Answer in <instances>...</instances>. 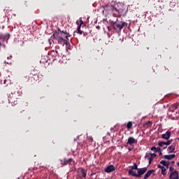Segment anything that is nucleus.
I'll return each instance as SVG.
<instances>
[{"mask_svg": "<svg viewBox=\"0 0 179 179\" xmlns=\"http://www.w3.org/2000/svg\"><path fill=\"white\" fill-rule=\"evenodd\" d=\"M152 124V122L151 121H148L147 122H145L144 124H143V127L145 128H148L150 126H151Z\"/></svg>", "mask_w": 179, "mask_h": 179, "instance_id": "21", "label": "nucleus"}, {"mask_svg": "<svg viewBox=\"0 0 179 179\" xmlns=\"http://www.w3.org/2000/svg\"><path fill=\"white\" fill-rule=\"evenodd\" d=\"M179 107V103H176L171 106V107L169 109V111L171 112H174L175 110H176Z\"/></svg>", "mask_w": 179, "mask_h": 179, "instance_id": "14", "label": "nucleus"}, {"mask_svg": "<svg viewBox=\"0 0 179 179\" xmlns=\"http://www.w3.org/2000/svg\"><path fill=\"white\" fill-rule=\"evenodd\" d=\"M157 156V155L155 153L152 154L150 153V157L149 158V164H151L152 161L153 160V158Z\"/></svg>", "mask_w": 179, "mask_h": 179, "instance_id": "20", "label": "nucleus"}, {"mask_svg": "<svg viewBox=\"0 0 179 179\" xmlns=\"http://www.w3.org/2000/svg\"><path fill=\"white\" fill-rule=\"evenodd\" d=\"M78 171H80V172L81 173L82 176H83V178H85V177H86V176H87V171H86L84 169H83V168H79V169H78Z\"/></svg>", "mask_w": 179, "mask_h": 179, "instance_id": "16", "label": "nucleus"}, {"mask_svg": "<svg viewBox=\"0 0 179 179\" xmlns=\"http://www.w3.org/2000/svg\"><path fill=\"white\" fill-rule=\"evenodd\" d=\"M0 45H1V43H0Z\"/></svg>", "mask_w": 179, "mask_h": 179, "instance_id": "42", "label": "nucleus"}, {"mask_svg": "<svg viewBox=\"0 0 179 179\" xmlns=\"http://www.w3.org/2000/svg\"><path fill=\"white\" fill-rule=\"evenodd\" d=\"M122 179H127V178H122Z\"/></svg>", "mask_w": 179, "mask_h": 179, "instance_id": "40", "label": "nucleus"}, {"mask_svg": "<svg viewBox=\"0 0 179 179\" xmlns=\"http://www.w3.org/2000/svg\"><path fill=\"white\" fill-rule=\"evenodd\" d=\"M80 26L81 27V25L83 24V22L80 20Z\"/></svg>", "mask_w": 179, "mask_h": 179, "instance_id": "33", "label": "nucleus"}, {"mask_svg": "<svg viewBox=\"0 0 179 179\" xmlns=\"http://www.w3.org/2000/svg\"><path fill=\"white\" fill-rule=\"evenodd\" d=\"M176 149V146L173 145H171V146H169L168 148H167V151H168V153H172L174 152Z\"/></svg>", "mask_w": 179, "mask_h": 179, "instance_id": "15", "label": "nucleus"}, {"mask_svg": "<svg viewBox=\"0 0 179 179\" xmlns=\"http://www.w3.org/2000/svg\"><path fill=\"white\" fill-rule=\"evenodd\" d=\"M162 148H163L164 150H165V149L167 148V145H164Z\"/></svg>", "mask_w": 179, "mask_h": 179, "instance_id": "31", "label": "nucleus"}, {"mask_svg": "<svg viewBox=\"0 0 179 179\" xmlns=\"http://www.w3.org/2000/svg\"><path fill=\"white\" fill-rule=\"evenodd\" d=\"M178 165L179 166V163L178 164Z\"/></svg>", "mask_w": 179, "mask_h": 179, "instance_id": "41", "label": "nucleus"}, {"mask_svg": "<svg viewBox=\"0 0 179 179\" xmlns=\"http://www.w3.org/2000/svg\"><path fill=\"white\" fill-rule=\"evenodd\" d=\"M103 14H104V11L109 13H121L122 12V9L116 8L114 6H111V4H105L103 6Z\"/></svg>", "mask_w": 179, "mask_h": 179, "instance_id": "2", "label": "nucleus"}, {"mask_svg": "<svg viewBox=\"0 0 179 179\" xmlns=\"http://www.w3.org/2000/svg\"><path fill=\"white\" fill-rule=\"evenodd\" d=\"M62 34H55L54 37L56 38V39L58 41V43L59 44L62 43V42H68L66 39H64L62 36H61Z\"/></svg>", "mask_w": 179, "mask_h": 179, "instance_id": "4", "label": "nucleus"}, {"mask_svg": "<svg viewBox=\"0 0 179 179\" xmlns=\"http://www.w3.org/2000/svg\"><path fill=\"white\" fill-rule=\"evenodd\" d=\"M73 162V159L70 158V159H66V158H64L63 160L61 159L60 160V162H61V164L62 166H66L67 164H71V163Z\"/></svg>", "mask_w": 179, "mask_h": 179, "instance_id": "6", "label": "nucleus"}, {"mask_svg": "<svg viewBox=\"0 0 179 179\" xmlns=\"http://www.w3.org/2000/svg\"><path fill=\"white\" fill-rule=\"evenodd\" d=\"M151 150L152 151H154L155 152H157V148L156 147H155V146H153L152 148H151Z\"/></svg>", "mask_w": 179, "mask_h": 179, "instance_id": "26", "label": "nucleus"}, {"mask_svg": "<svg viewBox=\"0 0 179 179\" xmlns=\"http://www.w3.org/2000/svg\"><path fill=\"white\" fill-rule=\"evenodd\" d=\"M56 34H63L60 36H62V38H64V39L66 38V40H69L68 38L70 37V35H69V34H68L66 32L61 31L60 30H59V32L56 33Z\"/></svg>", "mask_w": 179, "mask_h": 179, "instance_id": "10", "label": "nucleus"}, {"mask_svg": "<svg viewBox=\"0 0 179 179\" xmlns=\"http://www.w3.org/2000/svg\"><path fill=\"white\" fill-rule=\"evenodd\" d=\"M170 171L173 172L174 171V168L173 167H170Z\"/></svg>", "mask_w": 179, "mask_h": 179, "instance_id": "29", "label": "nucleus"}, {"mask_svg": "<svg viewBox=\"0 0 179 179\" xmlns=\"http://www.w3.org/2000/svg\"><path fill=\"white\" fill-rule=\"evenodd\" d=\"M178 140H179V138H178Z\"/></svg>", "mask_w": 179, "mask_h": 179, "instance_id": "43", "label": "nucleus"}, {"mask_svg": "<svg viewBox=\"0 0 179 179\" xmlns=\"http://www.w3.org/2000/svg\"><path fill=\"white\" fill-rule=\"evenodd\" d=\"M171 136V131H167L166 134L162 135L163 139L169 140Z\"/></svg>", "mask_w": 179, "mask_h": 179, "instance_id": "11", "label": "nucleus"}, {"mask_svg": "<svg viewBox=\"0 0 179 179\" xmlns=\"http://www.w3.org/2000/svg\"><path fill=\"white\" fill-rule=\"evenodd\" d=\"M87 35V33H84V34H83V36H86Z\"/></svg>", "mask_w": 179, "mask_h": 179, "instance_id": "35", "label": "nucleus"}, {"mask_svg": "<svg viewBox=\"0 0 179 179\" xmlns=\"http://www.w3.org/2000/svg\"><path fill=\"white\" fill-rule=\"evenodd\" d=\"M45 63H46V66H48L50 65L52 66V62H54L55 61V57H54V55L48 53V55L46 56V59H45Z\"/></svg>", "mask_w": 179, "mask_h": 179, "instance_id": "3", "label": "nucleus"}, {"mask_svg": "<svg viewBox=\"0 0 179 179\" xmlns=\"http://www.w3.org/2000/svg\"><path fill=\"white\" fill-rule=\"evenodd\" d=\"M129 174L132 176L137 177V173H136V170H134V169H130L129 171Z\"/></svg>", "mask_w": 179, "mask_h": 179, "instance_id": "18", "label": "nucleus"}, {"mask_svg": "<svg viewBox=\"0 0 179 179\" xmlns=\"http://www.w3.org/2000/svg\"><path fill=\"white\" fill-rule=\"evenodd\" d=\"M171 163L173 164H175V162H172Z\"/></svg>", "mask_w": 179, "mask_h": 179, "instance_id": "39", "label": "nucleus"}, {"mask_svg": "<svg viewBox=\"0 0 179 179\" xmlns=\"http://www.w3.org/2000/svg\"><path fill=\"white\" fill-rule=\"evenodd\" d=\"M159 152V155H162V150Z\"/></svg>", "mask_w": 179, "mask_h": 179, "instance_id": "36", "label": "nucleus"}, {"mask_svg": "<svg viewBox=\"0 0 179 179\" xmlns=\"http://www.w3.org/2000/svg\"><path fill=\"white\" fill-rule=\"evenodd\" d=\"M176 157V155L175 154H173V155H164L163 157V159H168V160H171L173 158H175Z\"/></svg>", "mask_w": 179, "mask_h": 179, "instance_id": "13", "label": "nucleus"}, {"mask_svg": "<svg viewBox=\"0 0 179 179\" xmlns=\"http://www.w3.org/2000/svg\"><path fill=\"white\" fill-rule=\"evenodd\" d=\"M169 179H179V173L175 170L173 172H171L169 176Z\"/></svg>", "mask_w": 179, "mask_h": 179, "instance_id": "8", "label": "nucleus"}, {"mask_svg": "<svg viewBox=\"0 0 179 179\" xmlns=\"http://www.w3.org/2000/svg\"><path fill=\"white\" fill-rule=\"evenodd\" d=\"M134 149V148L132 147V148H128V150H129V151H131V150H132Z\"/></svg>", "mask_w": 179, "mask_h": 179, "instance_id": "32", "label": "nucleus"}, {"mask_svg": "<svg viewBox=\"0 0 179 179\" xmlns=\"http://www.w3.org/2000/svg\"><path fill=\"white\" fill-rule=\"evenodd\" d=\"M128 24L125 22L117 21L113 24V30H115L117 34H120L122 29L127 28Z\"/></svg>", "mask_w": 179, "mask_h": 179, "instance_id": "1", "label": "nucleus"}, {"mask_svg": "<svg viewBox=\"0 0 179 179\" xmlns=\"http://www.w3.org/2000/svg\"><path fill=\"white\" fill-rule=\"evenodd\" d=\"M147 170L148 169L146 167L138 169L137 170L138 171L137 177L138 178L141 177L142 175H143L147 171Z\"/></svg>", "mask_w": 179, "mask_h": 179, "instance_id": "9", "label": "nucleus"}, {"mask_svg": "<svg viewBox=\"0 0 179 179\" xmlns=\"http://www.w3.org/2000/svg\"><path fill=\"white\" fill-rule=\"evenodd\" d=\"M96 28H97L98 29H100V27H97Z\"/></svg>", "mask_w": 179, "mask_h": 179, "instance_id": "38", "label": "nucleus"}, {"mask_svg": "<svg viewBox=\"0 0 179 179\" xmlns=\"http://www.w3.org/2000/svg\"><path fill=\"white\" fill-rule=\"evenodd\" d=\"M155 172V170H149L147 173L144 176V179H147L148 177L150 176V175Z\"/></svg>", "mask_w": 179, "mask_h": 179, "instance_id": "17", "label": "nucleus"}, {"mask_svg": "<svg viewBox=\"0 0 179 179\" xmlns=\"http://www.w3.org/2000/svg\"><path fill=\"white\" fill-rule=\"evenodd\" d=\"M161 151H162L161 148H160L159 147H157V152H161Z\"/></svg>", "mask_w": 179, "mask_h": 179, "instance_id": "28", "label": "nucleus"}, {"mask_svg": "<svg viewBox=\"0 0 179 179\" xmlns=\"http://www.w3.org/2000/svg\"><path fill=\"white\" fill-rule=\"evenodd\" d=\"M157 167L159 168V169H163V168H164L163 166H161L160 164H159L157 166Z\"/></svg>", "mask_w": 179, "mask_h": 179, "instance_id": "30", "label": "nucleus"}, {"mask_svg": "<svg viewBox=\"0 0 179 179\" xmlns=\"http://www.w3.org/2000/svg\"><path fill=\"white\" fill-rule=\"evenodd\" d=\"M78 33L81 35L83 32L80 30V25L78 26L77 29Z\"/></svg>", "mask_w": 179, "mask_h": 179, "instance_id": "24", "label": "nucleus"}, {"mask_svg": "<svg viewBox=\"0 0 179 179\" xmlns=\"http://www.w3.org/2000/svg\"><path fill=\"white\" fill-rule=\"evenodd\" d=\"M6 38H9V34L6 35Z\"/></svg>", "mask_w": 179, "mask_h": 179, "instance_id": "34", "label": "nucleus"}, {"mask_svg": "<svg viewBox=\"0 0 179 179\" xmlns=\"http://www.w3.org/2000/svg\"><path fill=\"white\" fill-rule=\"evenodd\" d=\"M127 129L129 130L130 129L132 128V122H129L127 124Z\"/></svg>", "mask_w": 179, "mask_h": 179, "instance_id": "22", "label": "nucleus"}, {"mask_svg": "<svg viewBox=\"0 0 179 179\" xmlns=\"http://www.w3.org/2000/svg\"><path fill=\"white\" fill-rule=\"evenodd\" d=\"M173 142V139H170V140H167L166 142H164V141H159L158 143V145L159 147H163L164 145H169L171 144V143Z\"/></svg>", "mask_w": 179, "mask_h": 179, "instance_id": "7", "label": "nucleus"}, {"mask_svg": "<svg viewBox=\"0 0 179 179\" xmlns=\"http://www.w3.org/2000/svg\"><path fill=\"white\" fill-rule=\"evenodd\" d=\"M90 141H93V138H90Z\"/></svg>", "mask_w": 179, "mask_h": 179, "instance_id": "37", "label": "nucleus"}, {"mask_svg": "<svg viewBox=\"0 0 179 179\" xmlns=\"http://www.w3.org/2000/svg\"><path fill=\"white\" fill-rule=\"evenodd\" d=\"M131 169L137 170L138 171V169H139L138 168V166H137L136 164H134V166L131 167Z\"/></svg>", "mask_w": 179, "mask_h": 179, "instance_id": "23", "label": "nucleus"}, {"mask_svg": "<svg viewBox=\"0 0 179 179\" xmlns=\"http://www.w3.org/2000/svg\"><path fill=\"white\" fill-rule=\"evenodd\" d=\"M161 164H163V166H166V168H169V166L170 164V163L169 162H166L165 160H162L160 162Z\"/></svg>", "mask_w": 179, "mask_h": 179, "instance_id": "19", "label": "nucleus"}, {"mask_svg": "<svg viewBox=\"0 0 179 179\" xmlns=\"http://www.w3.org/2000/svg\"><path fill=\"white\" fill-rule=\"evenodd\" d=\"M115 170V168L113 165H110L108 166L106 169H105V171L106 173H110V172H113Z\"/></svg>", "mask_w": 179, "mask_h": 179, "instance_id": "12", "label": "nucleus"}, {"mask_svg": "<svg viewBox=\"0 0 179 179\" xmlns=\"http://www.w3.org/2000/svg\"><path fill=\"white\" fill-rule=\"evenodd\" d=\"M150 154L146 153L145 157V159L148 158L149 161H150Z\"/></svg>", "mask_w": 179, "mask_h": 179, "instance_id": "27", "label": "nucleus"}, {"mask_svg": "<svg viewBox=\"0 0 179 179\" xmlns=\"http://www.w3.org/2000/svg\"><path fill=\"white\" fill-rule=\"evenodd\" d=\"M138 140L134 138V137H129L127 145L133 146L134 144H137Z\"/></svg>", "mask_w": 179, "mask_h": 179, "instance_id": "5", "label": "nucleus"}, {"mask_svg": "<svg viewBox=\"0 0 179 179\" xmlns=\"http://www.w3.org/2000/svg\"><path fill=\"white\" fill-rule=\"evenodd\" d=\"M162 173L163 175H166V169L164 167L163 169H162Z\"/></svg>", "mask_w": 179, "mask_h": 179, "instance_id": "25", "label": "nucleus"}]
</instances>
